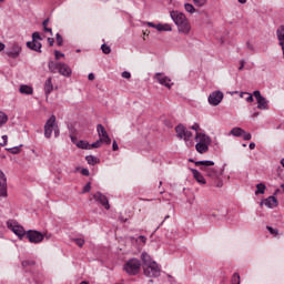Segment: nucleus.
<instances>
[{"label": "nucleus", "mask_w": 284, "mask_h": 284, "mask_svg": "<svg viewBox=\"0 0 284 284\" xmlns=\"http://www.w3.org/2000/svg\"><path fill=\"white\" fill-rule=\"evenodd\" d=\"M245 68V60L240 61V68L239 70H243Z\"/></svg>", "instance_id": "53"}, {"label": "nucleus", "mask_w": 284, "mask_h": 284, "mask_svg": "<svg viewBox=\"0 0 284 284\" xmlns=\"http://www.w3.org/2000/svg\"><path fill=\"white\" fill-rule=\"evenodd\" d=\"M80 284H89L88 282H81Z\"/></svg>", "instance_id": "63"}, {"label": "nucleus", "mask_w": 284, "mask_h": 284, "mask_svg": "<svg viewBox=\"0 0 284 284\" xmlns=\"http://www.w3.org/2000/svg\"><path fill=\"white\" fill-rule=\"evenodd\" d=\"M6 54L10 57V59H19V54H21V45L14 42L9 50L6 51Z\"/></svg>", "instance_id": "12"}, {"label": "nucleus", "mask_w": 284, "mask_h": 284, "mask_svg": "<svg viewBox=\"0 0 284 284\" xmlns=\"http://www.w3.org/2000/svg\"><path fill=\"white\" fill-rule=\"evenodd\" d=\"M261 205H266V207H276L278 205V200L275 196H268L261 202Z\"/></svg>", "instance_id": "17"}, {"label": "nucleus", "mask_w": 284, "mask_h": 284, "mask_svg": "<svg viewBox=\"0 0 284 284\" xmlns=\"http://www.w3.org/2000/svg\"><path fill=\"white\" fill-rule=\"evenodd\" d=\"M196 168H200L202 172H205L206 176L216 181L221 176V172L214 168V161L205 160L195 162Z\"/></svg>", "instance_id": "3"}, {"label": "nucleus", "mask_w": 284, "mask_h": 284, "mask_svg": "<svg viewBox=\"0 0 284 284\" xmlns=\"http://www.w3.org/2000/svg\"><path fill=\"white\" fill-rule=\"evenodd\" d=\"M57 43L58 45H63V37L60 33H57Z\"/></svg>", "instance_id": "46"}, {"label": "nucleus", "mask_w": 284, "mask_h": 284, "mask_svg": "<svg viewBox=\"0 0 284 284\" xmlns=\"http://www.w3.org/2000/svg\"><path fill=\"white\" fill-rule=\"evenodd\" d=\"M7 227L9 230H12L13 234L18 236L19 239H23L28 232H26V229L23 226L19 225L16 221H8L7 222Z\"/></svg>", "instance_id": "8"}, {"label": "nucleus", "mask_w": 284, "mask_h": 284, "mask_svg": "<svg viewBox=\"0 0 284 284\" xmlns=\"http://www.w3.org/2000/svg\"><path fill=\"white\" fill-rule=\"evenodd\" d=\"M192 174H193L195 181H197V183H200V185H205V183H207L205 181V178L203 176V174H201V172H199V170L192 169Z\"/></svg>", "instance_id": "18"}, {"label": "nucleus", "mask_w": 284, "mask_h": 284, "mask_svg": "<svg viewBox=\"0 0 284 284\" xmlns=\"http://www.w3.org/2000/svg\"><path fill=\"white\" fill-rule=\"evenodd\" d=\"M139 241H141V243H143V245H145V242L148 241V239L143 235H140Z\"/></svg>", "instance_id": "52"}, {"label": "nucleus", "mask_w": 284, "mask_h": 284, "mask_svg": "<svg viewBox=\"0 0 284 284\" xmlns=\"http://www.w3.org/2000/svg\"><path fill=\"white\" fill-rule=\"evenodd\" d=\"M124 271L131 276H136L141 272V261L138 258H131L124 264Z\"/></svg>", "instance_id": "7"}, {"label": "nucleus", "mask_w": 284, "mask_h": 284, "mask_svg": "<svg viewBox=\"0 0 284 284\" xmlns=\"http://www.w3.org/2000/svg\"><path fill=\"white\" fill-rule=\"evenodd\" d=\"M55 60L59 61V59L65 57V54L61 53V51H54Z\"/></svg>", "instance_id": "47"}, {"label": "nucleus", "mask_w": 284, "mask_h": 284, "mask_svg": "<svg viewBox=\"0 0 284 284\" xmlns=\"http://www.w3.org/2000/svg\"><path fill=\"white\" fill-rule=\"evenodd\" d=\"M73 243H75V245H78V247H83V245H85V240H83V239H73Z\"/></svg>", "instance_id": "36"}, {"label": "nucleus", "mask_w": 284, "mask_h": 284, "mask_svg": "<svg viewBox=\"0 0 284 284\" xmlns=\"http://www.w3.org/2000/svg\"><path fill=\"white\" fill-rule=\"evenodd\" d=\"M277 39L280 41V45L282 47V50H284V26L278 28Z\"/></svg>", "instance_id": "23"}, {"label": "nucleus", "mask_w": 284, "mask_h": 284, "mask_svg": "<svg viewBox=\"0 0 284 284\" xmlns=\"http://www.w3.org/2000/svg\"><path fill=\"white\" fill-rule=\"evenodd\" d=\"M146 26H149V28H155L156 30V24H154L153 22H146Z\"/></svg>", "instance_id": "56"}, {"label": "nucleus", "mask_w": 284, "mask_h": 284, "mask_svg": "<svg viewBox=\"0 0 284 284\" xmlns=\"http://www.w3.org/2000/svg\"><path fill=\"white\" fill-rule=\"evenodd\" d=\"M256 116H258V112H255V113H253V115H252L253 119H256Z\"/></svg>", "instance_id": "61"}, {"label": "nucleus", "mask_w": 284, "mask_h": 284, "mask_svg": "<svg viewBox=\"0 0 284 284\" xmlns=\"http://www.w3.org/2000/svg\"><path fill=\"white\" fill-rule=\"evenodd\" d=\"M281 187H282V190H283V192H284V184H282Z\"/></svg>", "instance_id": "64"}, {"label": "nucleus", "mask_w": 284, "mask_h": 284, "mask_svg": "<svg viewBox=\"0 0 284 284\" xmlns=\"http://www.w3.org/2000/svg\"><path fill=\"white\" fill-rule=\"evenodd\" d=\"M85 161L89 163V165H97L98 163V160L94 155H87Z\"/></svg>", "instance_id": "31"}, {"label": "nucleus", "mask_w": 284, "mask_h": 284, "mask_svg": "<svg viewBox=\"0 0 284 284\" xmlns=\"http://www.w3.org/2000/svg\"><path fill=\"white\" fill-rule=\"evenodd\" d=\"M231 134H233V136H243V134H245V130L241 128H234L231 130Z\"/></svg>", "instance_id": "26"}, {"label": "nucleus", "mask_w": 284, "mask_h": 284, "mask_svg": "<svg viewBox=\"0 0 284 284\" xmlns=\"http://www.w3.org/2000/svg\"><path fill=\"white\" fill-rule=\"evenodd\" d=\"M101 50H102L103 54H110V52H112V49H110V47H108V44H102Z\"/></svg>", "instance_id": "37"}, {"label": "nucleus", "mask_w": 284, "mask_h": 284, "mask_svg": "<svg viewBox=\"0 0 284 284\" xmlns=\"http://www.w3.org/2000/svg\"><path fill=\"white\" fill-rule=\"evenodd\" d=\"M195 150L200 154H205V152H207V150H210V145L197 142L195 145Z\"/></svg>", "instance_id": "20"}, {"label": "nucleus", "mask_w": 284, "mask_h": 284, "mask_svg": "<svg viewBox=\"0 0 284 284\" xmlns=\"http://www.w3.org/2000/svg\"><path fill=\"white\" fill-rule=\"evenodd\" d=\"M195 141L204 145H210V143H212V140L210 139V136L205 135L204 133H196Z\"/></svg>", "instance_id": "16"}, {"label": "nucleus", "mask_w": 284, "mask_h": 284, "mask_svg": "<svg viewBox=\"0 0 284 284\" xmlns=\"http://www.w3.org/2000/svg\"><path fill=\"white\" fill-rule=\"evenodd\" d=\"M77 146L80 148L81 150H90V143H88L87 141L80 140L77 143Z\"/></svg>", "instance_id": "30"}, {"label": "nucleus", "mask_w": 284, "mask_h": 284, "mask_svg": "<svg viewBox=\"0 0 284 284\" xmlns=\"http://www.w3.org/2000/svg\"><path fill=\"white\" fill-rule=\"evenodd\" d=\"M3 50H6V44H3V42H0V52H3Z\"/></svg>", "instance_id": "59"}, {"label": "nucleus", "mask_w": 284, "mask_h": 284, "mask_svg": "<svg viewBox=\"0 0 284 284\" xmlns=\"http://www.w3.org/2000/svg\"><path fill=\"white\" fill-rule=\"evenodd\" d=\"M48 67L52 74H57V72L62 77H71L72 74V69L70 65L63 62L50 61Z\"/></svg>", "instance_id": "4"}, {"label": "nucleus", "mask_w": 284, "mask_h": 284, "mask_svg": "<svg viewBox=\"0 0 284 284\" xmlns=\"http://www.w3.org/2000/svg\"><path fill=\"white\" fill-rule=\"evenodd\" d=\"M52 132H54V136H59V126H57V116L51 115L44 125V136L45 139H50L52 136Z\"/></svg>", "instance_id": "5"}, {"label": "nucleus", "mask_w": 284, "mask_h": 284, "mask_svg": "<svg viewBox=\"0 0 284 284\" xmlns=\"http://www.w3.org/2000/svg\"><path fill=\"white\" fill-rule=\"evenodd\" d=\"M232 284H241V275L239 273L233 274Z\"/></svg>", "instance_id": "34"}, {"label": "nucleus", "mask_w": 284, "mask_h": 284, "mask_svg": "<svg viewBox=\"0 0 284 284\" xmlns=\"http://www.w3.org/2000/svg\"><path fill=\"white\" fill-rule=\"evenodd\" d=\"M52 90H54V85L52 84V78H49L45 82H44V92L48 97V94L52 93Z\"/></svg>", "instance_id": "19"}, {"label": "nucleus", "mask_w": 284, "mask_h": 284, "mask_svg": "<svg viewBox=\"0 0 284 284\" xmlns=\"http://www.w3.org/2000/svg\"><path fill=\"white\" fill-rule=\"evenodd\" d=\"M266 230L272 234L273 236H278V230L272 227V226H266Z\"/></svg>", "instance_id": "38"}, {"label": "nucleus", "mask_w": 284, "mask_h": 284, "mask_svg": "<svg viewBox=\"0 0 284 284\" xmlns=\"http://www.w3.org/2000/svg\"><path fill=\"white\" fill-rule=\"evenodd\" d=\"M191 130H194L196 132V134L200 133L201 131V126L199 125V123H194L192 126H191Z\"/></svg>", "instance_id": "45"}, {"label": "nucleus", "mask_w": 284, "mask_h": 284, "mask_svg": "<svg viewBox=\"0 0 284 284\" xmlns=\"http://www.w3.org/2000/svg\"><path fill=\"white\" fill-rule=\"evenodd\" d=\"M0 196H8V178L6 173L0 170Z\"/></svg>", "instance_id": "10"}, {"label": "nucleus", "mask_w": 284, "mask_h": 284, "mask_svg": "<svg viewBox=\"0 0 284 284\" xmlns=\"http://www.w3.org/2000/svg\"><path fill=\"white\" fill-rule=\"evenodd\" d=\"M11 152V154H19V152H21V149L19 146H16L13 149L9 150Z\"/></svg>", "instance_id": "48"}, {"label": "nucleus", "mask_w": 284, "mask_h": 284, "mask_svg": "<svg viewBox=\"0 0 284 284\" xmlns=\"http://www.w3.org/2000/svg\"><path fill=\"white\" fill-rule=\"evenodd\" d=\"M248 148H250V150H254L256 148V144L254 142H251Z\"/></svg>", "instance_id": "58"}, {"label": "nucleus", "mask_w": 284, "mask_h": 284, "mask_svg": "<svg viewBox=\"0 0 284 284\" xmlns=\"http://www.w3.org/2000/svg\"><path fill=\"white\" fill-rule=\"evenodd\" d=\"M26 236L30 243L34 244L43 243L44 239V235H42L41 232L34 230L27 231Z\"/></svg>", "instance_id": "9"}, {"label": "nucleus", "mask_w": 284, "mask_h": 284, "mask_svg": "<svg viewBox=\"0 0 284 284\" xmlns=\"http://www.w3.org/2000/svg\"><path fill=\"white\" fill-rule=\"evenodd\" d=\"M93 199L98 201V203H100V205L104 207V210H110V202L103 193L97 192L95 194H93Z\"/></svg>", "instance_id": "11"}, {"label": "nucleus", "mask_w": 284, "mask_h": 284, "mask_svg": "<svg viewBox=\"0 0 284 284\" xmlns=\"http://www.w3.org/2000/svg\"><path fill=\"white\" fill-rule=\"evenodd\" d=\"M253 97L257 101L258 110H267V100L263 95H261V91H254Z\"/></svg>", "instance_id": "13"}, {"label": "nucleus", "mask_w": 284, "mask_h": 284, "mask_svg": "<svg viewBox=\"0 0 284 284\" xmlns=\"http://www.w3.org/2000/svg\"><path fill=\"white\" fill-rule=\"evenodd\" d=\"M81 174H82L83 176H90V170H88V169H82Z\"/></svg>", "instance_id": "50"}, {"label": "nucleus", "mask_w": 284, "mask_h": 284, "mask_svg": "<svg viewBox=\"0 0 284 284\" xmlns=\"http://www.w3.org/2000/svg\"><path fill=\"white\" fill-rule=\"evenodd\" d=\"M141 261L144 276H148V278H159L161 276V266H159L156 261L152 260L150 254L143 252L141 254Z\"/></svg>", "instance_id": "1"}, {"label": "nucleus", "mask_w": 284, "mask_h": 284, "mask_svg": "<svg viewBox=\"0 0 284 284\" xmlns=\"http://www.w3.org/2000/svg\"><path fill=\"white\" fill-rule=\"evenodd\" d=\"M88 79H89V81H94V73H90V74L88 75Z\"/></svg>", "instance_id": "57"}, {"label": "nucleus", "mask_w": 284, "mask_h": 284, "mask_svg": "<svg viewBox=\"0 0 284 284\" xmlns=\"http://www.w3.org/2000/svg\"><path fill=\"white\" fill-rule=\"evenodd\" d=\"M92 190V184L89 182L84 185L82 194H87V192H90Z\"/></svg>", "instance_id": "41"}, {"label": "nucleus", "mask_w": 284, "mask_h": 284, "mask_svg": "<svg viewBox=\"0 0 284 284\" xmlns=\"http://www.w3.org/2000/svg\"><path fill=\"white\" fill-rule=\"evenodd\" d=\"M112 149H113V152H116L119 150V144L116 143V141H113Z\"/></svg>", "instance_id": "51"}, {"label": "nucleus", "mask_w": 284, "mask_h": 284, "mask_svg": "<svg viewBox=\"0 0 284 284\" xmlns=\"http://www.w3.org/2000/svg\"><path fill=\"white\" fill-rule=\"evenodd\" d=\"M184 9L189 12V14H194L196 12V8H194L191 3H185Z\"/></svg>", "instance_id": "32"}, {"label": "nucleus", "mask_w": 284, "mask_h": 284, "mask_svg": "<svg viewBox=\"0 0 284 284\" xmlns=\"http://www.w3.org/2000/svg\"><path fill=\"white\" fill-rule=\"evenodd\" d=\"M32 41H41V34L39 32H33Z\"/></svg>", "instance_id": "43"}, {"label": "nucleus", "mask_w": 284, "mask_h": 284, "mask_svg": "<svg viewBox=\"0 0 284 284\" xmlns=\"http://www.w3.org/2000/svg\"><path fill=\"white\" fill-rule=\"evenodd\" d=\"M48 41L50 47L54 45V38H48Z\"/></svg>", "instance_id": "55"}, {"label": "nucleus", "mask_w": 284, "mask_h": 284, "mask_svg": "<svg viewBox=\"0 0 284 284\" xmlns=\"http://www.w3.org/2000/svg\"><path fill=\"white\" fill-rule=\"evenodd\" d=\"M102 143H103V140H101V139L98 140L97 142L90 144V150L100 148Z\"/></svg>", "instance_id": "39"}, {"label": "nucleus", "mask_w": 284, "mask_h": 284, "mask_svg": "<svg viewBox=\"0 0 284 284\" xmlns=\"http://www.w3.org/2000/svg\"><path fill=\"white\" fill-rule=\"evenodd\" d=\"M216 187H223V182H219V183L216 184Z\"/></svg>", "instance_id": "60"}, {"label": "nucleus", "mask_w": 284, "mask_h": 284, "mask_svg": "<svg viewBox=\"0 0 284 284\" xmlns=\"http://www.w3.org/2000/svg\"><path fill=\"white\" fill-rule=\"evenodd\" d=\"M2 140H3V144H1L2 146L3 145H7L8 144V135H2Z\"/></svg>", "instance_id": "54"}, {"label": "nucleus", "mask_w": 284, "mask_h": 284, "mask_svg": "<svg viewBox=\"0 0 284 284\" xmlns=\"http://www.w3.org/2000/svg\"><path fill=\"white\" fill-rule=\"evenodd\" d=\"M100 140L102 141V143H105L106 145H110V143H112V139H110V135H108V133L100 138Z\"/></svg>", "instance_id": "35"}, {"label": "nucleus", "mask_w": 284, "mask_h": 284, "mask_svg": "<svg viewBox=\"0 0 284 284\" xmlns=\"http://www.w3.org/2000/svg\"><path fill=\"white\" fill-rule=\"evenodd\" d=\"M154 79L160 83V85H164L165 88H172V80L168 78L163 73H155Z\"/></svg>", "instance_id": "14"}, {"label": "nucleus", "mask_w": 284, "mask_h": 284, "mask_svg": "<svg viewBox=\"0 0 284 284\" xmlns=\"http://www.w3.org/2000/svg\"><path fill=\"white\" fill-rule=\"evenodd\" d=\"M241 99H245V101H247V103H252V101H254V95L247 93V92H242L240 94Z\"/></svg>", "instance_id": "27"}, {"label": "nucleus", "mask_w": 284, "mask_h": 284, "mask_svg": "<svg viewBox=\"0 0 284 284\" xmlns=\"http://www.w3.org/2000/svg\"><path fill=\"white\" fill-rule=\"evenodd\" d=\"M170 17L178 27V32L185 36L190 34L192 30V24H190V20L187 19L185 13L180 11H171Z\"/></svg>", "instance_id": "2"}, {"label": "nucleus", "mask_w": 284, "mask_h": 284, "mask_svg": "<svg viewBox=\"0 0 284 284\" xmlns=\"http://www.w3.org/2000/svg\"><path fill=\"white\" fill-rule=\"evenodd\" d=\"M223 101V92L215 91L209 95L210 105H219Z\"/></svg>", "instance_id": "15"}, {"label": "nucleus", "mask_w": 284, "mask_h": 284, "mask_svg": "<svg viewBox=\"0 0 284 284\" xmlns=\"http://www.w3.org/2000/svg\"><path fill=\"white\" fill-rule=\"evenodd\" d=\"M32 265H34V261L27 260L22 262V267H30Z\"/></svg>", "instance_id": "42"}, {"label": "nucleus", "mask_w": 284, "mask_h": 284, "mask_svg": "<svg viewBox=\"0 0 284 284\" xmlns=\"http://www.w3.org/2000/svg\"><path fill=\"white\" fill-rule=\"evenodd\" d=\"M265 190H267V186H265L264 183L256 184L255 195L258 196V194H265Z\"/></svg>", "instance_id": "24"}, {"label": "nucleus", "mask_w": 284, "mask_h": 284, "mask_svg": "<svg viewBox=\"0 0 284 284\" xmlns=\"http://www.w3.org/2000/svg\"><path fill=\"white\" fill-rule=\"evenodd\" d=\"M49 23H50V19H45L42 22V27H43L44 32H50V34H52V28H48Z\"/></svg>", "instance_id": "33"}, {"label": "nucleus", "mask_w": 284, "mask_h": 284, "mask_svg": "<svg viewBox=\"0 0 284 284\" xmlns=\"http://www.w3.org/2000/svg\"><path fill=\"white\" fill-rule=\"evenodd\" d=\"M32 92H33V90H32V87H30V85L22 84L20 87L21 94H32Z\"/></svg>", "instance_id": "25"}, {"label": "nucleus", "mask_w": 284, "mask_h": 284, "mask_svg": "<svg viewBox=\"0 0 284 284\" xmlns=\"http://www.w3.org/2000/svg\"><path fill=\"white\" fill-rule=\"evenodd\" d=\"M97 130L100 139L108 134V131H105V126H103L102 124H98Z\"/></svg>", "instance_id": "28"}, {"label": "nucleus", "mask_w": 284, "mask_h": 284, "mask_svg": "<svg viewBox=\"0 0 284 284\" xmlns=\"http://www.w3.org/2000/svg\"><path fill=\"white\" fill-rule=\"evenodd\" d=\"M8 123V114L4 112L0 111V128H3Z\"/></svg>", "instance_id": "29"}, {"label": "nucleus", "mask_w": 284, "mask_h": 284, "mask_svg": "<svg viewBox=\"0 0 284 284\" xmlns=\"http://www.w3.org/2000/svg\"><path fill=\"white\" fill-rule=\"evenodd\" d=\"M122 77H123V79H131L132 74L128 71H124V72H122Z\"/></svg>", "instance_id": "49"}, {"label": "nucleus", "mask_w": 284, "mask_h": 284, "mask_svg": "<svg viewBox=\"0 0 284 284\" xmlns=\"http://www.w3.org/2000/svg\"><path fill=\"white\" fill-rule=\"evenodd\" d=\"M158 32H172V26L168 23H159L156 24Z\"/></svg>", "instance_id": "21"}, {"label": "nucleus", "mask_w": 284, "mask_h": 284, "mask_svg": "<svg viewBox=\"0 0 284 284\" xmlns=\"http://www.w3.org/2000/svg\"><path fill=\"white\" fill-rule=\"evenodd\" d=\"M244 141H252V134L244 131L242 134Z\"/></svg>", "instance_id": "44"}, {"label": "nucleus", "mask_w": 284, "mask_h": 284, "mask_svg": "<svg viewBox=\"0 0 284 284\" xmlns=\"http://www.w3.org/2000/svg\"><path fill=\"white\" fill-rule=\"evenodd\" d=\"M175 132L179 136V139H183L185 141L187 148H192L194 145V142H192V133L190 130H186L183 124H179L175 128Z\"/></svg>", "instance_id": "6"}, {"label": "nucleus", "mask_w": 284, "mask_h": 284, "mask_svg": "<svg viewBox=\"0 0 284 284\" xmlns=\"http://www.w3.org/2000/svg\"><path fill=\"white\" fill-rule=\"evenodd\" d=\"M193 3H195V6H197L199 8H203V6L207 3V0H193Z\"/></svg>", "instance_id": "40"}, {"label": "nucleus", "mask_w": 284, "mask_h": 284, "mask_svg": "<svg viewBox=\"0 0 284 284\" xmlns=\"http://www.w3.org/2000/svg\"><path fill=\"white\" fill-rule=\"evenodd\" d=\"M27 47H29L30 50H34V52H41V42L39 41L27 42Z\"/></svg>", "instance_id": "22"}, {"label": "nucleus", "mask_w": 284, "mask_h": 284, "mask_svg": "<svg viewBox=\"0 0 284 284\" xmlns=\"http://www.w3.org/2000/svg\"><path fill=\"white\" fill-rule=\"evenodd\" d=\"M239 3H247V0H237Z\"/></svg>", "instance_id": "62"}]
</instances>
